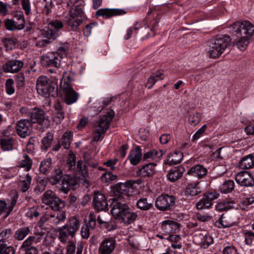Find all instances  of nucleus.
Here are the masks:
<instances>
[{"label": "nucleus", "instance_id": "1", "mask_svg": "<svg viewBox=\"0 0 254 254\" xmlns=\"http://www.w3.org/2000/svg\"><path fill=\"white\" fill-rule=\"evenodd\" d=\"M79 0H69L67 2V5L70 8L67 24L73 31L76 30L82 22L81 17L83 15V6Z\"/></svg>", "mask_w": 254, "mask_h": 254}, {"label": "nucleus", "instance_id": "2", "mask_svg": "<svg viewBox=\"0 0 254 254\" xmlns=\"http://www.w3.org/2000/svg\"><path fill=\"white\" fill-rule=\"evenodd\" d=\"M63 27V23L59 20L51 21L42 32L45 39H39L36 42L37 47L42 48L46 46L56 39L60 35V30Z\"/></svg>", "mask_w": 254, "mask_h": 254}, {"label": "nucleus", "instance_id": "3", "mask_svg": "<svg viewBox=\"0 0 254 254\" xmlns=\"http://www.w3.org/2000/svg\"><path fill=\"white\" fill-rule=\"evenodd\" d=\"M114 112L113 110L109 111L107 114L101 116L93 127V133L94 141H98L103 135L106 132L109 127L111 122L114 117Z\"/></svg>", "mask_w": 254, "mask_h": 254}, {"label": "nucleus", "instance_id": "4", "mask_svg": "<svg viewBox=\"0 0 254 254\" xmlns=\"http://www.w3.org/2000/svg\"><path fill=\"white\" fill-rule=\"evenodd\" d=\"M231 41L230 37L225 35L216 37L211 42L208 49V54L210 58L217 59L225 51Z\"/></svg>", "mask_w": 254, "mask_h": 254}, {"label": "nucleus", "instance_id": "5", "mask_svg": "<svg viewBox=\"0 0 254 254\" xmlns=\"http://www.w3.org/2000/svg\"><path fill=\"white\" fill-rule=\"evenodd\" d=\"M80 223L75 217L69 219L68 223L59 229V239L63 243L72 241L76 232L78 230Z\"/></svg>", "mask_w": 254, "mask_h": 254}, {"label": "nucleus", "instance_id": "6", "mask_svg": "<svg viewBox=\"0 0 254 254\" xmlns=\"http://www.w3.org/2000/svg\"><path fill=\"white\" fill-rule=\"evenodd\" d=\"M42 201L43 203L49 206L52 209L57 211H60L65 206L64 201L51 190H48L44 193L42 197Z\"/></svg>", "mask_w": 254, "mask_h": 254}, {"label": "nucleus", "instance_id": "7", "mask_svg": "<svg viewBox=\"0 0 254 254\" xmlns=\"http://www.w3.org/2000/svg\"><path fill=\"white\" fill-rule=\"evenodd\" d=\"M71 82V79L68 76L64 75L60 84L61 88L65 92L64 100L68 105L75 103L78 99L77 94L72 88Z\"/></svg>", "mask_w": 254, "mask_h": 254}, {"label": "nucleus", "instance_id": "8", "mask_svg": "<svg viewBox=\"0 0 254 254\" xmlns=\"http://www.w3.org/2000/svg\"><path fill=\"white\" fill-rule=\"evenodd\" d=\"M76 157L72 151H70L67 160V163L70 169L74 170L76 172L75 176L78 177V174H80L83 178H86L88 175V171L85 163L82 160L77 161L75 167Z\"/></svg>", "mask_w": 254, "mask_h": 254}, {"label": "nucleus", "instance_id": "9", "mask_svg": "<svg viewBox=\"0 0 254 254\" xmlns=\"http://www.w3.org/2000/svg\"><path fill=\"white\" fill-rule=\"evenodd\" d=\"M232 30L240 36L250 38L254 34V24L249 21H239L231 26Z\"/></svg>", "mask_w": 254, "mask_h": 254}, {"label": "nucleus", "instance_id": "10", "mask_svg": "<svg viewBox=\"0 0 254 254\" xmlns=\"http://www.w3.org/2000/svg\"><path fill=\"white\" fill-rule=\"evenodd\" d=\"M54 86L52 81L47 76H39L36 82V89L39 95L47 97L53 91Z\"/></svg>", "mask_w": 254, "mask_h": 254}, {"label": "nucleus", "instance_id": "11", "mask_svg": "<svg viewBox=\"0 0 254 254\" xmlns=\"http://www.w3.org/2000/svg\"><path fill=\"white\" fill-rule=\"evenodd\" d=\"M134 182L132 180H128L125 183H119L114 187V191L116 194L118 193V198H115L114 199L125 200L128 197V193L130 189L133 187Z\"/></svg>", "mask_w": 254, "mask_h": 254}, {"label": "nucleus", "instance_id": "12", "mask_svg": "<svg viewBox=\"0 0 254 254\" xmlns=\"http://www.w3.org/2000/svg\"><path fill=\"white\" fill-rule=\"evenodd\" d=\"M235 181L241 187H251L254 186V177L248 171H241L237 174Z\"/></svg>", "mask_w": 254, "mask_h": 254}, {"label": "nucleus", "instance_id": "13", "mask_svg": "<svg viewBox=\"0 0 254 254\" xmlns=\"http://www.w3.org/2000/svg\"><path fill=\"white\" fill-rule=\"evenodd\" d=\"M27 109L22 108L21 112L23 114H27V116L31 118L33 123L38 122L40 124H44L45 120H47L44 111L38 108H34L30 111L26 112Z\"/></svg>", "mask_w": 254, "mask_h": 254}, {"label": "nucleus", "instance_id": "14", "mask_svg": "<svg viewBox=\"0 0 254 254\" xmlns=\"http://www.w3.org/2000/svg\"><path fill=\"white\" fill-rule=\"evenodd\" d=\"M125 200L115 199L111 210V214L115 219L118 221L124 214L129 206L124 202Z\"/></svg>", "mask_w": 254, "mask_h": 254}, {"label": "nucleus", "instance_id": "15", "mask_svg": "<svg viewBox=\"0 0 254 254\" xmlns=\"http://www.w3.org/2000/svg\"><path fill=\"white\" fill-rule=\"evenodd\" d=\"M176 198L174 196L164 195L157 197L155 201L156 207L160 210H166L175 204Z\"/></svg>", "mask_w": 254, "mask_h": 254}, {"label": "nucleus", "instance_id": "16", "mask_svg": "<svg viewBox=\"0 0 254 254\" xmlns=\"http://www.w3.org/2000/svg\"><path fill=\"white\" fill-rule=\"evenodd\" d=\"M65 218L64 212L60 211L53 214H46L41 220L43 222H48L52 226L54 227L63 223Z\"/></svg>", "mask_w": 254, "mask_h": 254}, {"label": "nucleus", "instance_id": "17", "mask_svg": "<svg viewBox=\"0 0 254 254\" xmlns=\"http://www.w3.org/2000/svg\"><path fill=\"white\" fill-rule=\"evenodd\" d=\"M16 129L18 134L22 138L29 135L32 132L31 121L27 119L19 120L16 124Z\"/></svg>", "mask_w": 254, "mask_h": 254}, {"label": "nucleus", "instance_id": "18", "mask_svg": "<svg viewBox=\"0 0 254 254\" xmlns=\"http://www.w3.org/2000/svg\"><path fill=\"white\" fill-rule=\"evenodd\" d=\"M42 64L45 66H55L58 68L61 65V60L58 53L55 52L48 53L41 57Z\"/></svg>", "mask_w": 254, "mask_h": 254}, {"label": "nucleus", "instance_id": "19", "mask_svg": "<svg viewBox=\"0 0 254 254\" xmlns=\"http://www.w3.org/2000/svg\"><path fill=\"white\" fill-rule=\"evenodd\" d=\"M15 19H7L5 21V26L9 31L20 30L25 27V19L22 14L15 16Z\"/></svg>", "mask_w": 254, "mask_h": 254}, {"label": "nucleus", "instance_id": "20", "mask_svg": "<svg viewBox=\"0 0 254 254\" xmlns=\"http://www.w3.org/2000/svg\"><path fill=\"white\" fill-rule=\"evenodd\" d=\"M23 66L22 61L11 60L8 61L2 66V70L6 73H16L20 71Z\"/></svg>", "mask_w": 254, "mask_h": 254}, {"label": "nucleus", "instance_id": "21", "mask_svg": "<svg viewBox=\"0 0 254 254\" xmlns=\"http://www.w3.org/2000/svg\"><path fill=\"white\" fill-rule=\"evenodd\" d=\"M116 245V241L113 238H106L100 243L99 251L101 254H111L115 250Z\"/></svg>", "mask_w": 254, "mask_h": 254}, {"label": "nucleus", "instance_id": "22", "mask_svg": "<svg viewBox=\"0 0 254 254\" xmlns=\"http://www.w3.org/2000/svg\"><path fill=\"white\" fill-rule=\"evenodd\" d=\"M94 206L99 211L105 210L108 208V202L105 195L99 191L95 192L93 197Z\"/></svg>", "mask_w": 254, "mask_h": 254}, {"label": "nucleus", "instance_id": "23", "mask_svg": "<svg viewBox=\"0 0 254 254\" xmlns=\"http://www.w3.org/2000/svg\"><path fill=\"white\" fill-rule=\"evenodd\" d=\"M180 228V225L176 221L172 220H166L162 222L161 230L164 235H169L177 233Z\"/></svg>", "mask_w": 254, "mask_h": 254}, {"label": "nucleus", "instance_id": "24", "mask_svg": "<svg viewBox=\"0 0 254 254\" xmlns=\"http://www.w3.org/2000/svg\"><path fill=\"white\" fill-rule=\"evenodd\" d=\"M18 199L17 194H15L13 195L10 202L6 203L3 200H0V215L4 213V217H7L12 211L14 206L15 205Z\"/></svg>", "mask_w": 254, "mask_h": 254}, {"label": "nucleus", "instance_id": "25", "mask_svg": "<svg viewBox=\"0 0 254 254\" xmlns=\"http://www.w3.org/2000/svg\"><path fill=\"white\" fill-rule=\"evenodd\" d=\"M20 182L19 183V189L23 192H25L30 188L32 179L28 173H22V170H19Z\"/></svg>", "mask_w": 254, "mask_h": 254}, {"label": "nucleus", "instance_id": "26", "mask_svg": "<svg viewBox=\"0 0 254 254\" xmlns=\"http://www.w3.org/2000/svg\"><path fill=\"white\" fill-rule=\"evenodd\" d=\"M199 183L195 182L188 184L185 191L184 195L189 199H191V197L196 195L201 192L202 189L200 187Z\"/></svg>", "mask_w": 254, "mask_h": 254}, {"label": "nucleus", "instance_id": "27", "mask_svg": "<svg viewBox=\"0 0 254 254\" xmlns=\"http://www.w3.org/2000/svg\"><path fill=\"white\" fill-rule=\"evenodd\" d=\"M183 154L180 151H175L170 153L164 160V164L169 166L174 165L181 162L183 158Z\"/></svg>", "mask_w": 254, "mask_h": 254}, {"label": "nucleus", "instance_id": "28", "mask_svg": "<svg viewBox=\"0 0 254 254\" xmlns=\"http://www.w3.org/2000/svg\"><path fill=\"white\" fill-rule=\"evenodd\" d=\"M207 172V169L201 165H196L191 167L188 171L187 174L190 176L202 178Z\"/></svg>", "mask_w": 254, "mask_h": 254}, {"label": "nucleus", "instance_id": "29", "mask_svg": "<svg viewBox=\"0 0 254 254\" xmlns=\"http://www.w3.org/2000/svg\"><path fill=\"white\" fill-rule=\"evenodd\" d=\"M142 155L141 149L139 146H136L130 151L128 159L132 165H136L139 163Z\"/></svg>", "mask_w": 254, "mask_h": 254}, {"label": "nucleus", "instance_id": "30", "mask_svg": "<svg viewBox=\"0 0 254 254\" xmlns=\"http://www.w3.org/2000/svg\"><path fill=\"white\" fill-rule=\"evenodd\" d=\"M185 168L182 166H179L171 170L167 175L169 180L174 182L180 178L185 172Z\"/></svg>", "mask_w": 254, "mask_h": 254}, {"label": "nucleus", "instance_id": "31", "mask_svg": "<svg viewBox=\"0 0 254 254\" xmlns=\"http://www.w3.org/2000/svg\"><path fill=\"white\" fill-rule=\"evenodd\" d=\"M137 217V214L134 212L128 207V209L125 211L124 214L120 219L119 221L124 223L126 225H128L132 223L135 221Z\"/></svg>", "mask_w": 254, "mask_h": 254}, {"label": "nucleus", "instance_id": "32", "mask_svg": "<svg viewBox=\"0 0 254 254\" xmlns=\"http://www.w3.org/2000/svg\"><path fill=\"white\" fill-rule=\"evenodd\" d=\"M35 238L34 236H29L23 243L21 249L22 251L25 252V254H37L38 253L35 247L31 246Z\"/></svg>", "mask_w": 254, "mask_h": 254}, {"label": "nucleus", "instance_id": "33", "mask_svg": "<svg viewBox=\"0 0 254 254\" xmlns=\"http://www.w3.org/2000/svg\"><path fill=\"white\" fill-rule=\"evenodd\" d=\"M156 163H151L143 166L140 170L139 173L143 177H150L156 172Z\"/></svg>", "mask_w": 254, "mask_h": 254}, {"label": "nucleus", "instance_id": "34", "mask_svg": "<svg viewBox=\"0 0 254 254\" xmlns=\"http://www.w3.org/2000/svg\"><path fill=\"white\" fill-rule=\"evenodd\" d=\"M235 223L234 219L228 215L222 214L218 221L216 222V226L218 228H227L232 226Z\"/></svg>", "mask_w": 254, "mask_h": 254}, {"label": "nucleus", "instance_id": "35", "mask_svg": "<svg viewBox=\"0 0 254 254\" xmlns=\"http://www.w3.org/2000/svg\"><path fill=\"white\" fill-rule=\"evenodd\" d=\"M243 169H249L254 167V155L249 154L244 157L239 163Z\"/></svg>", "mask_w": 254, "mask_h": 254}, {"label": "nucleus", "instance_id": "36", "mask_svg": "<svg viewBox=\"0 0 254 254\" xmlns=\"http://www.w3.org/2000/svg\"><path fill=\"white\" fill-rule=\"evenodd\" d=\"M18 166L20 168L19 170L25 171L26 173L31 169L32 165V161L30 157L27 155H24L21 160L19 161Z\"/></svg>", "mask_w": 254, "mask_h": 254}, {"label": "nucleus", "instance_id": "37", "mask_svg": "<svg viewBox=\"0 0 254 254\" xmlns=\"http://www.w3.org/2000/svg\"><path fill=\"white\" fill-rule=\"evenodd\" d=\"M164 153L165 152L162 150L153 149L145 152L143 158L145 160H159Z\"/></svg>", "mask_w": 254, "mask_h": 254}, {"label": "nucleus", "instance_id": "38", "mask_svg": "<svg viewBox=\"0 0 254 254\" xmlns=\"http://www.w3.org/2000/svg\"><path fill=\"white\" fill-rule=\"evenodd\" d=\"M196 239H200V241L199 242L204 247H208L213 243L212 237L206 232H203L198 235L195 236Z\"/></svg>", "mask_w": 254, "mask_h": 254}, {"label": "nucleus", "instance_id": "39", "mask_svg": "<svg viewBox=\"0 0 254 254\" xmlns=\"http://www.w3.org/2000/svg\"><path fill=\"white\" fill-rule=\"evenodd\" d=\"M235 188L234 182L232 180H227L219 186V190L222 193H228L232 191Z\"/></svg>", "mask_w": 254, "mask_h": 254}, {"label": "nucleus", "instance_id": "40", "mask_svg": "<svg viewBox=\"0 0 254 254\" xmlns=\"http://www.w3.org/2000/svg\"><path fill=\"white\" fill-rule=\"evenodd\" d=\"M152 201L148 200L146 198H141L136 202L137 208L143 210L150 209L152 206Z\"/></svg>", "mask_w": 254, "mask_h": 254}, {"label": "nucleus", "instance_id": "41", "mask_svg": "<svg viewBox=\"0 0 254 254\" xmlns=\"http://www.w3.org/2000/svg\"><path fill=\"white\" fill-rule=\"evenodd\" d=\"M29 227H24L18 229L15 232L14 238L18 241L23 240L30 233Z\"/></svg>", "mask_w": 254, "mask_h": 254}, {"label": "nucleus", "instance_id": "42", "mask_svg": "<svg viewBox=\"0 0 254 254\" xmlns=\"http://www.w3.org/2000/svg\"><path fill=\"white\" fill-rule=\"evenodd\" d=\"M241 37L238 39L236 43V46L240 51H244L248 47L250 43V38L246 36H241Z\"/></svg>", "mask_w": 254, "mask_h": 254}, {"label": "nucleus", "instance_id": "43", "mask_svg": "<svg viewBox=\"0 0 254 254\" xmlns=\"http://www.w3.org/2000/svg\"><path fill=\"white\" fill-rule=\"evenodd\" d=\"M121 14V12L119 11H116L109 9H100L98 10L96 12V15L97 16L106 17V18H109L114 15H118Z\"/></svg>", "mask_w": 254, "mask_h": 254}, {"label": "nucleus", "instance_id": "44", "mask_svg": "<svg viewBox=\"0 0 254 254\" xmlns=\"http://www.w3.org/2000/svg\"><path fill=\"white\" fill-rule=\"evenodd\" d=\"M69 44L67 42L60 43L58 45L57 51L55 53H58L59 56L62 59L65 57L68 51Z\"/></svg>", "mask_w": 254, "mask_h": 254}, {"label": "nucleus", "instance_id": "45", "mask_svg": "<svg viewBox=\"0 0 254 254\" xmlns=\"http://www.w3.org/2000/svg\"><path fill=\"white\" fill-rule=\"evenodd\" d=\"M73 180L72 177L69 175L65 176L63 180V185L62 190L65 193H67L70 190V187L71 184L74 185L73 183Z\"/></svg>", "mask_w": 254, "mask_h": 254}, {"label": "nucleus", "instance_id": "46", "mask_svg": "<svg viewBox=\"0 0 254 254\" xmlns=\"http://www.w3.org/2000/svg\"><path fill=\"white\" fill-rule=\"evenodd\" d=\"M201 114L197 112L191 113L189 116V122L192 126H195L201 121Z\"/></svg>", "mask_w": 254, "mask_h": 254}, {"label": "nucleus", "instance_id": "47", "mask_svg": "<svg viewBox=\"0 0 254 254\" xmlns=\"http://www.w3.org/2000/svg\"><path fill=\"white\" fill-rule=\"evenodd\" d=\"M63 178V171L61 169H57L54 174L50 178L49 181L51 184L56 185L58 184Z\"/></svg>", "mask_w": 254, "mask_h": 254}, {"label": "nucleus", "instance_id": "48", "mask_svg": "<svg viewBox=\"0 0 254 254\" xmlns=\"http://www.w3.org/2000/svg\"><path fill=\"white\" fill-rule=\"evenodd\" d=\"M254 203V197L246 198L240 203V207L242 210L248 211L250 209V205Z\"/></svg>", "mask_w": 254, "mask_h": 254}, {"label": "nucleus", "instance_id": "49", "mask_svg": "<svg viewBox=\"0 0 254 254\" xmlns=\"http://www.w3.org/2000/svg\"><path fill=\"white\" fill-rule=\"evenodd\" d=\"M72 133L71 131H66L63 136L62 145L65 149H67L72 141Z\"/></svg>", "mask_w": 254, "mask_h": 254}, {"label": "nucleus", "instance_id": "50", "mask_svg": "<svg viewBox=\"0 0 254 254\" xmlns=\"http://www.w3.org/2000/svg\"><path fill=\"white\" fill-rule=\"evenodd\" d=\"M52 164V159L47 158L41 162L39 170L43 174L46 173L50 168Z\"/></svg>", "mask_w": 254, "mask_h": 254}, {"label": "nucleus", "instance_id": "51", "mask_svg": "<svg viewBox=\"0 0 254 254\" xmlns=\"http://www.w3.org/2000/svg\"><path fill=\"white\" fill-rule=\"evenodd\" d=\"M1 147L4 151L12 149L13 140L11 138H3L0 140Z\"/></svg>", "mask_w": 254, "mask_h": 254}, {"label": "nucleus", "instance_id": "52", "mask_svg": "<svg viewBox=\"0 0 254 254\" xmlns=\"http://www.w3.org/2000/svg\"><path fill=\"white\" fill-rule=\"evenodd\" d=\"M109 102L110 101H108L107 102L105 101H96L93 103L92 108L96 114H98L103 110L105 106L109 104Z\"/></svg>", "mask_w": 254, "mask_h": 254}, {"label": "nucleus", "instance_id": "53", "mask_svg": "<svg viewBox=\"0 0 254 254\" xmlns=\"http://www.w3.org/2000/svg\"><path fill=\"white\" fill-rule=\"evenodd\" d=\"M14 81L11 78H8L5 82V91L6 93L11 95L15 92V89L13 86Z\"/></svg>", "mask_w": 254, "mask_h": 254}, {"label": "nucleus", "instance_id": "54", "mask_svg": "<svg viewBox=\"0 0 254 254\" xmlns=\"http://www.w3.org/2000/svg\"><path fill=\"white\" fill-rule=\"evenodd\" d=\"M15 250L12 246H8L6 244L0 245V254H14Z\"/></svg>", "mask_w": 254, "mask_h": 254}, {"label": "nucleus", "instance_id": "55", "mask_svg": "<svg viewBox=\"0 0 254 254\" xmlns=\"http://www.w3.org/2000/svg\"><path fill=\"white\" fill-rule=\"evenodd\" d=\"M212 205L210 202L207 201V200L204 197L200 200L199 202L196 204V207L197 209L201 210L203 209H207L209 208Z\"/></svg>", "mask_w": 254, "mask_h": 254}, {"label": "nucleus", "instance_id": "56", "mask_svg": "<svg viewBox=\"0 0 254 254\" xmlns=\"http://www.w3.org/2000/svg\"><path fill=\"white\" fill-rule=\"evenodd\" d=\"M52 143V138L48 136H45L41 140V149L43 150H47L51 146Z\"/></svg>", "mask_w": 254, "mask_h": 254}, {"label": "nucleus", "instance_id": "57", "mask_svg": "<svg viewBox=\"0 0 254 254\" xmlns=\"http://www.w3.org/2000/svg\"><path fill=\"white\" fill-rule=\"evenodd\" d=\"M117 178V175H113L110 172H107L102 175L101 179L103 182L109 183L116 180Z\"/></svg>", "mask_w": 254, "mask_h": 254}, {"label": "nucleus", "instance_id": "58", "mask_svg": "<svg viewBox=\"0 0 254 254\" xmlns=\"http://www.w3.org/2000/svg\"><path fill=\"white\" fill-rule=\"evenodd\" d=\"M207 128L206 125H204L202 127L196 131V132L193 134L192 138V141H195L198 139L203 134Z\"/></svg>", "mask_w": 254, "mask_h": 254}, {"label": "nucleus", "instance_id": "59", "mask_svg": "<svg viewBox=\"0 0 254 254\" xmlns=\"http://www.w3.org/2000/svg\"><path fill=\"white\" fill-rule=\"evenodd\" d=\"M53 7L52 0H45L44 2L43 13L48 14Z\"/></svg>", "mask_w": 254, "mask_h": 254}, {"label": "nucleus", "instance_id": "60", "mask_svg": "<svg viewBox=\"0 0 254 254\" xmlns=\"http://www.w3.org/2000/svg\"><path fill=\"white\" fill-rule=\"evenodd\" d=\"M22 8L26 15H29L31 13V5L30 0H21Z\"/></svg>", "mask_w": 254, "mask_h": 254}, {"label": "nucleus", "instance_id": "61", "mask_svg": "<svg viewBox=\"0 0 254 254\" xmlns=\"http://www.w3.org/2000/svg\"><path fill=\"white\" fill-rule=\"evenodd\" d=\"M39 215V213L35 207L30 208L26 213V216L31 219L37 217Z\"/></svg>", "mask_w": 254, "mask_h": 254}, {"label": "nucleus", "instance_id": "62", "mask_svg": "<svg viewBox=\"0 0 254 254\" xmlns=\"http://www.w3.org/2000/svg\"><path fill=\"white\" fill-rule=\"evenodd\" d=\"M219 196V194L215 192H208V193H206L203 197L208 201L210 202L212 205V201L216 199Z\"/></svg>", "mask_w": 254, "mask_h": 254}, {"label": "nucleus", "instance_id": "63", "mask_svg": "<svg viewBox=\"0 0 254 254\" xmlns=\"http://www.w3.org/2000/svg\"><path fill=\"white\" fill-rule=\"evenodd\" d=\"M90 229L88 224H84L81 228V233L82 238L87 239L90 236Z\"/></svg>", "mask_w": 254, "mask_h": 254}, {"label": "nucleus", "instance_id": "64", "mask_svg": "<svg viewBox=\"0 0 254 254\" xmlns=\"http://www.w3.org/2000/svg\"><path fill=\"white\" fill-rule=\"evenodd\" d=\"M128 149V145L127 144H124L121 146L120 149L118 151V154L122 158H124L126 155Z\"/></svg>", "mask_w": 254, "mask_h": 254}]
</instances>
